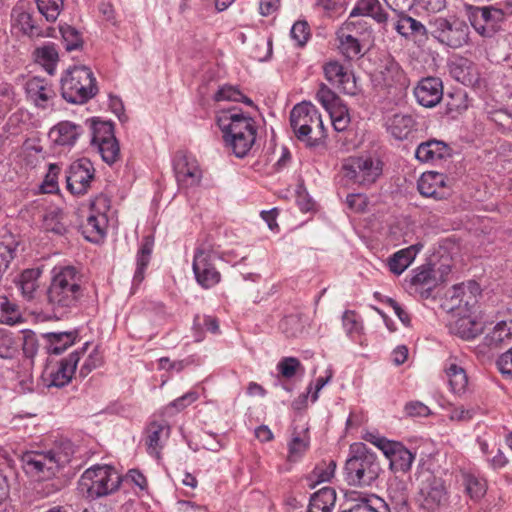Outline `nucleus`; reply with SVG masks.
Returning <instances> with one entry per match:
<instances>
[{
  "label": "nucleus",
  "instance_id": "nucleus-1",
  "mask_svg": "<svg viewBox=\"0 0 512 512\" xmlns=\"http://www.w3.org/2000/svg\"><path fill=\"white\" fill-rule=\"evenodd\" d=\"M52 278L47 290L48 303L58 317L75 309L84 295L83 276L72 265H59L52 269Z\"/></svg>",
  "mask_w": 512,
  "mask_h": 512
},
{
  "label": "nucleus",
  "instance_id": "nucleus-2",
  "mask_svg": "<svg viewBox=\"0 0 512 512\" xmlns=\"http://www.w3.org/2000/svg\"><path fill=\"white\" fill-rule=\"evenodd\" d=\"M216 122L223 134L225 146L238 158L248 155L257 137L254 118L238 108H230L220 110Z\"/></svg>",
  "mask_w": 512,
  "mask_h": 512
},
{
  "label": "nucleus",
  "instance_id": "nucleus-3",
  "mask_svg": "<svg viewBox=\"0 0 512 512\" xmlns=\"http://www.w3.org/2000/svg\"><path fill=\"white\" fill-rule=\"evenodd\" d=\"M73 451L71 446L57 447L49 450L26 451L21 456L24 472L35 480L51 479L56 473L71 461Z\"/></svg>",
  "mask_w": 512,
  "mask_h": 512
},
{
  "label": "nucleus",
  "instance_id": "nucleus-4",
  "mask_svg": "<svg viewBox=\"0 0 512 512\" xmlns=\"http://www.w3.org/2000/svg\"><path fill=\"white\" fill-rule=\"evenodd\" d=\"M380 463L376 455L362 442L350 445L345 463V479L349 485L366 486L377 479Z\"/></svg>",
  "mask_w": 512,
  "mask_h": 512
},
{
  "label": "nucleus",
  "instance_id": "nucleus-5",
  "mask_svg": "<svg viewBox=\"0 0 512 512\" xmlns=\"http://www.w3.org/2000/svg\"><path fill=\"white\" fill-rule=\"evenodd\" d=\"M290 126L298 140L308 147H317L322 141L324 125L316 107L310 102H302L290 112Z\"/></svg>",
  "mask_w": 512,
  "mask_h": 512
},
{
  "label": "nucleus",
  "instance_id": "nucleus-6",
  "mask_svg": "<svg viewBox=\"0 0 512 512\" xmlns=\"http://www.w3.org/2000/svg\"><path fill=\"white\" fill-rule=\"evenodd\" d=\"M63 98L73 104H83L93 98L98 87L93 72L86 66L68 69L61 79Z\"/></svg>",
  "mask_w": 512,
  "mask_h": 512
},
{
  "label": "nucleus",
  "instance_id": "nucleus-7",
  "mask_svg": "<svg viewBox=\"0 0 512 512\" xmlns=\"http://www.w3.org/2000/svg\"><path fill=\"white\" fill-rule=\"evenodd\" d=\"M123 481L118 470L108 464H96L81 475L79 485L89 497L99 498L114 493Z\"/></svg>",
  "mask_w": 512,
  "mask_h": 512
},
{
  "label": "nucleus",
  "instance_id": "nucleus-8",
  "mask_svg": "<svg viewBox=\"0 0 512 512\" xmlns=\"http://www.w3.org/2000/svg\"><path fill=\"white\" fill-rule=\"evenodd\" d=\"M342 173L353 183L370 185L382 174V161L371 156L349 157L342 164Z\"/></svg>",
  "mask_w": 512,
  "mask_h": 512
},
{
  "label": "nucleus",
  "instance_id": "nucleus-9",
  "mask_svg": "<svg viewBox=\"0 0 512 512\" xmlns=\"http://www.w3.org/2000/svg\"><path fill=\"white\" fill-rule=\"evenodd\" d=\"M109 200L99 196L91 203L85 222L81 224V231L84 237L94 243L103 240L107 233Z\"/></svg>",
  "mask_w": 512,
  "mask_h": 512
},
{
  "label": "nucleus",
  "instance_id": "nucleus-10",
  "mask_svg": "<svg viewBox=\"0 0 512 512\" xmlns=\"http://www.w3.org/2000/svg\"><path fill=\"white\" fill-rule=\"evenodd\" d=\"M430 25L433 28V35L443 44L459 48L468 43L469 27L460 19L437 17Z\"/></svg>",
  "mask_w": 512,
  "mask_h": 512
},
{
  "label": "nucleus",
  "instance_id": "nucleus-11",
  "mask_svg": "<svg viewBox=\"0 0 512 512\" xmlns=\"http://www.w3.org/2000/svg\"><path fill=\"white\" fill-rule=\"evenodd\" d=\"M91 128L92 147L98 151L104 162L112 165L120 157V147L114 135V127L112 123L106 121H93Z\"/></svg>",
  "mask_w": 512,
  "mask_h": 512
},
{
  "label": "nucleus",
  "instance_id": "nucleus-12",
  "mask_svg": "<svg viewBox=\"0 0 512 512\" xmlns=\"http://www.w3.org/2000/svg\"><path fill=\"white\" fill-rule=\"evenodd\" d=\"M20 348L27 357L36 353L37 344L33 332L27 330L13 333L0 329V358L13 359L19 354Z\"/></svg>",
  "mask_w": 512,
  "mask_h": 512
},
{
  "label": "nucleus",
  "instance_id": "nucleus-13",
  "mask_svg": "<svg viewBox=\"0 0 512 512\" xmlns=\"http://www.w3.org/2000/svg\"><path fill=\"white\" fill-rule=\"evenodd\" d=\"M215 258L216 253L208 246L201 245L195 249L192 268L197 283L205 289L214 287L221 280L220 272L212 263Z\"/></svg>",
  "mask_w": 512,
  "mask_h": 512
},
{
  "label": "nucleus",
  "instance_id": "nucleus-14",
  "mask_svg": "<svg viewBox=\"0 0 512 512\" xmlns=\"http://www.w3.org/2000/svg\"><path fill=\"white\" fill-rule=\"evenodd\" d=\"M364 29L360 20L345 21L336 31V43L339 53L348 60L362 56V45L359 36Z\"/></svg>",
  "mask_w": 512,
  "mask_h": 512
},
{
  "label": "nucleus",
  "instance_id": "nucleus-15",
  "mask_svg": "<svg viewBox=\"0 0 512 512\" xmlns=\"http://www.w3.org/2000/svg\"><path fill=\"white\" fill-rule=\"evenodd\" d=\"M469 20L473 28L481 36L490 37L495 31L499 23L505 20L503 12L498 4L473 7L469 12Z\"/></svg>",
  "mask_w": 512,
  "mask_h": 512
},
{
  "label": "nucleus",
  "instance_id": "nucleus-16",
  "mask_svg": "<svg viewBox=\"0 0 512 512\" xmlns=\"http://www.w3.org/2000/svg\"><path fill=\"white\" fill-rule=\"evenodd\" d=\"M176 181L181 189H190L200 184L202 171L197 160L190 155L179 152L173 160Z\"/></svg>",
  "mask_w": 512,
  "mask_h": 512
},
{
  "label": "nucleus",
  "instance_id": "nucleus-17",
  "mask_svg": "<svg viewBox=\"0 0 512 512\" xmlns=\"http://www.w3.org/2000/svg\"><path fill=\"white\" fill-rule=\"evenodd\" d=\"M408 86L409 79L400 65L393 59H386V98L395 104L401 103L407 95Z\"/></svg>",
  "mask_w": 512,
  "mask_h": 512
},
{
  "label": "nucleus",
  "instance_id": "nucleus-18",
  "mask_svg": "<svg viewBox=\"0 0 512 512\" xmlns=\"http://www.w3.org/2000/svg\"><path fill=\"white\" fill-rule=\"evenodd\" d=\"M94 172L95 170L90 160L82 158L75 161L67 171V188L73 194H84L94 178Z\"/></svg>",
  "mask_w": 512,
  "mask_h": 512
},
{
  "label": "nucleus",
  "instance_id": "nucleus-19",
  "mask_svg": "<svg viewBox=\"0 0 512 512\" xmlns=\"http://www.w3.org/2000/svg\"><path fill=\"white\" fill-rule=\"evenodd\" d=\"M446 500L443 481L432 474H427L419 491L420 505L427 511H434Z\"/></svg>",
  "mask_w": 512,
  "mask_h": 512
},
{
  "label": "nucleus",
  "instance_id": "nucleus-20",
  "mask_svg": "<svg viewBox=\"0 0 512 512\" xmlns=\"http://www.w3.org/2000/svg\"><path fill=\"white\" fill-rule=\"evenodd\" d=\"M416 101L425 108L435 107L443 98V84L440 78H422L413 90Z\"/></svg>",
  "mask_w": 512,
  "mask_h": 512
},
{
  "label": "nucleus",
  "instance_id": "nucleus-21",
  "mask_svg": "<svg viewBox=\"0 0 512 512\" xmlns=\"http://www.w3.org/2000/svg\"><path fill=\"white\" fill-rule=\"evenodd\" d=\"M326 79L336 85L343 93L356 95L358 92L357 81L352 71L346 69L338 61H330L324 66Z\"/></svg>",
  "mask_w": 512,
  "mask_h": 512
},
{
  "label": "nucleus",
  "instance_id": "nucleus-22",
  "mask_svg": "<svg viewBox=\"0 0 512 512\" xmlns=\"http://www.w3.org/2000/svg\"><path fill=\"white\" fill-rule=\"evenodd\" d=\"M90 342H86L83 346L73 351L67 358L60 361L56 371L51 372V385L55 387H64L75 374L77 364L82 356L87 352Z\"/></svg>",
  "mask_w": 512,
  "mask_h": 512
},
{
  "label": "nucleus",
  "instance_id": "nucleus-23",
  "mask_svg": "<svg viewBox=\"0 0 512 512\" xmlns=\"http://www.w3.org/2000/svg\"><path fill=\"white\" fill-rule=\"evenodd\" d=\"M386 459L389 468L397 473H406L414 460L413 454L400 442L386 440Z\"/></svg>",
  "mask_w": 512,
  "mask_h": 512
},
{
  "label": "nucleus",
  "instance_id": "nucleus-24",
  "mask_svg": "<svg viewBox=\"0 0 512 512\" xmlns=\"http://www.w3.org/2000/svg\"><path fill=\"white\" fill-rule=\"evenodd\" d=\"M27 97L40 108H47L55 97L50 83L39 77H32L25 84Z\"/></svg>",
  "mask_w": 512,
  "mask_h": 512
},
{
  "label": "nucleus",
  "instance_id": "nucleus-25",
  "mask_svg": "<svg viewBox=\"0 0 512 512\" xmlns=\"http://www.w3.org/2000/svg\"><path fill=\"white\" fill-rule=\"evenodd\" d=\"M81 134V126L71 121H61L50 129L48 136L55 145L72 147Z\"/></svg>",
  "mask_w": 512,
  "mask_h": 512
},
{
  "label": "nucleus",
  "instance_id": "nucleus-26",
  "mask_svg": "<svg viewBox=\"0 0 512 512\" xmlns=\"http://www.w3.org/2000/svg\"><path fill=\"white\" fill-rule=\"evenodd\" d=\"M449 155V146L445 142L436 139L420 143L415 151L416 159L422 163H433Z\"/></svg>",
  "mask_w": 512,
  "mask_h": 512
},
{
  "label": "nucleus",
  "instance_id": "nucleus-27",
  "mask_svg": "<svg viewBox=\"0 0 512 512\" xmlns=\"http://www.w3.org/2000/svg\"><path fill=\"white\" fill-rule=\"evenodd\" d=\"M147 450L148 453L156 458H159L160 451L163 448L165 441L170 435V426L166 421L152 422L147 430Z\"/></svg>",
  "mask_w": 512,
  "mask_h": 512
},
{
  "label": "nucleus",
  "instance_id": "nucleus-28",
  "mask_svg": "<svg viewBox=\"0 0 512 512\" xmlns=\"http://www.w3.org/2000/svg\"><path fill=\"white\" fill-rule=\"evenodd\" d=\"M445 178L444 174L438 172L423 173L418 180V191L425 197L440 199L443 197Z\"/></svg>",
  "mask_w": 512,
  "mask_h": 512
},
{
  "label": "nucleus",
  "instance_id": "nucleus-29",
  "mask_svg": "<svg viewBox=\"0 0 512 512\" xmlns=\"http://www.w3.org/2000/svg\"><path fill=\"white\" fill-rule=\"evenodd\" d=\"M411 284L420 293L430 295V292L437 286L438 279L431 264H424L413 270Z\"/></svg>",
  "mask_w": 512,
  "mask_h": 512
},
{
  "label": "nucleus",
  "instance_id": "nucleus-30",
  "mask_svg": "<svg viewBox=\"0 0 512 512\" xmlns=\"http://www.w3.org/2000/svg\"><path fill=\"white\" fill-rule=\"evenodd\" d=\"M444 372L448 379L450 390L457 395L464 394L468 386V377L465 370L454 359H449L444 365Z\"/></svg>",
  "mask_w": 512,
  "mask_h": 512
},
{
  "label": "nucleus",
  "instance_id": "nucleus-31",
  "mask_svg": "<svg viewBox=\"0 0 512 512\" xmlns=\"http://www.w3.org/2000/svg\"><path fill=\"white\" fill-rule=\"evenodd\" d=\"M512 338V311L508 312L504 319L498 321L493 329L484 337L485 344L489 347H497L499 344Z\"/></svg>",
  "mask_w": 512,
  "mask_h": 512
},
{
  "label": "nucleus",
  "instance_id": "nucleus-32",
  "mask_svg": "<svg viewBox=\"0 0 512 512\" xmlns=\"http://www.w3.org/2000/svg\"><path fill=\"white\" fill-rule=\"evenodd\" d=\"M45 337L48 341V353L59 355L76 343L78 332L76 330L65 332H50L47 333Z\"/></svg>",
  "mask_w": 512,
  "mask_h": 512
},
{
  "label": "nucleus",
  "instance_id": "nucleus-33",
  "mask_svg": "<svg viewBox=\"0 0 512 512\" xmlns=\"http://www.w3.org/2000/svg\"><path fill=\"white\" fill-rule=\"evenodd\" d=\"M154 241L145 237L136 256V270L133 276V286H138L144 280L145 270L150 262Z\"/></svg>",
  "mask_w": 512,
  "mask_h": 512
},
{
  "label": "nucleus",
  "instance_id": "nucleus-34",
  "mask_svg": "<svg viewBox=\"0 0 512 512\" xmlns=\"http://www.w3.org/2000/svg\"><path fill=\"white\" fill-rule=\"evenodd\" d=\"M335 502V490L331 487H323L311 496L307 510L310 512H332Z\"/></svg>",
  "mask_w": 512,
  "mask_h": 512
},
{
  "label": "nucleus",
  "instance_id": "nucleus-35",
  "mask_svg": "<svg viewBox=\"0 0 512 512\" xmlns=\"http://www.w3.org/2000/svg\"><path fill=\"white\" fill-rule=\"evenodd\" d=\"M450 330L462 339L471 340L482 332V325L471 316L463 315L451 323Z\"/></svg>",
  "mask_w": 512,
  "mask_h": 512
},
{
  "label": "nucleus",
  "instance_id": "nucleus-36",
  "mask_svg": "<svg viewBox=\"0 0 512 512\" xmlns=\"http://www.w3.org/2000/svg\"><path fill=\"white\" fill-rule=\"evenodd\" d=\"M421 246L412 245L393 254L388 261L389 269L395 275L402 274L415 259Z\"/></svg>",
  "mask_w": 512,
  "mask_h": 512
},
{
  "label": "nucleus",
  "instance_id": "nucleus-37",
  "mask_svg": "<svg viewBox=\"0 0 512 512\" xmlns=\"http://www.w3.org/2000/svg\"><path fill=\"white\" fill-rule=\"evenodd\" d=\"M398 19L393 22L394 29L402 36L409 37L413 35L424 36L426 35L425 26L418 20L406 15L404 10H400Z\"/></svg>",
  "mask_w": 512,
  "mask_h": 512
},
{
  "label": "nucleus",
  "instance_id": "nucleus-38",
  "mask_svg": "<svg viewBox=\"0 0 512 512\" xmlns=\"http://www.w3.org/2000/svg\"><path fill=\"white\" fill-rule=\"evenodd\" d=\"M456 292L462 293L460 298V310H456L459 314L464 311L468 312L477 303V297L480 295V286L475 281H467L456 285Z\"/></svg>",
  "mask_w": 512,
  "mask_h": 512
},
{
  "label": "nucleus",
  "instance_id": "nucleus-39",
  "mask_svg": "<svg viewBox=\"0 0 512 512\" xmlns=\"http://www.w3.org/2000/svg\"><path fill=\"white\" fill-rule=\"evenodd\" d=\"M40 275L41 271L39 269H26L21 273L17 285L26 300L35 298L39 287L38 279Z\"/></svg>",
  "mask_w": 512,
  "mask_h": 512
},
{
  "label": "nucleus",
  "instance_id": "nucleus-40",
  "mask_svg": "<svg viewBox=\"0 0 512 512\" xmlns=\"http://www.w3.org/2000/svg\"><path fill=\"white\" fill-rule=\"evenodd\" d=\"M310 446V437L307 431L294 433L288 442L287 460L296 463L302 459Z\"/></svg>",
  "mask_w": 512,
  "mask_h": 512
},
{
  "label": "nucleus",
  "instance_id": "nucleus-41",
  "mask_svg": "<svg viewBox=\"0 0 512 512\" xmlns=\"http://www.w3.org/2000/svg\"><path fill=\"white\" fill-rule=\"evenodd\" d=\"M357 16H370L378 22L384 21L379 0H359L351 10L349 19L353 20Z\"/></svg>",
  "mask_w": 512,
  "mask_h": 512
},
{
  "label": "nucleus",
  "instance_id": "nucleus-42",
  "mask_svg": "<svg viewBox=\"0 0 512 512\" xmlns=\"http://www.w3.org/2000/svg\"><path fill=\"white\" fill-rule=\"evenodd\" d=\"M414 128L412 116L405 114H396L391 120L389 126L392 136L397 140L406 139Z\"/></svg>",
  "mask_w": 512,
  "mask_h": 512
},
{
  "label": "nucleus",
  "instance_id": "nucleus-43",
  "mask_svg": "<svg viewBox=\"0 0 512 512\" xmlns=\"http://www.w3.org/2000/svg\"><path fill=\"white\" fill-rule=\"evenodd\" d=\"M335 468L334 461L322 462L316 465L307 477L309 486L314 488L317 484L329 482L334 476Z\"/></svg>",
  "mask_w": 512,
  "mask_h": 512
},
{
  "label": "nucleus",
  "instance_id": "nucleus-44",
  "mask_svg": "<svg viewBox=\"0 0 512 512\" xmlns=\"http://www.w3.org/2000/svg\"><path fill=\"white\" fill-rule=\"evenodd\" d=\"M36 61L42 65L49 74H53L58 62V51L54 44H47L35 51Z\"/></svg>",
  "mask_w": 512,
  "mask_h": 512
},
{
  "label": "nucleus",
  "instance_id": "nucleus-45",
  "mask_svg": "<svg viewBox=\"0 0 512 512\" xmlns=\"http://www.w3.org/2000/svg\"><path fill=\"white\" fill-rule=\"evenodd\" d=\"M38 11L48 22H55L64 8V0H35Z\"/></svg>",
  "mask_w": 512,
  "mask_h": 512
},
{
  "label": "nucleus",
  "instance_id": "nucleus-46",
  "mask_svg": "<svg viewBox=\"0 0 512 512\" xmlns=\"http://www.w3.org/2000/svg\"><path fill=\"white\" fill-rule=\"evenodd\" d=\"M464 485L466 492L474 500L482 498L487 490V484L485 479L478 477L473 474L464 475Z\"/></svg>",
  "mask_w": 512,
  "mask_h": 512
},
{
  "label": "nucleus",
  "instance_id": "nucleus-47",
  "mask_svg": "<svg viewBox=\"0 0 512 512\" xmlns=\"http://www.w3.org/2000/svg\"><path fill=\"white\" fill-rule=\"evenodd\" d=\"M22 316L19 312L18 306L3 298L0 302V322L6 325H14L21 322Z\"/></svg>",
  "mask_w": 512,
  "mask_h": 512
},
{
  "label": "nucleus",
  "instance_id": "nucleus-48",
  "mask_svg": "<svg viewBox=\"0 0 512 512\" xmlns=\"http://www.w3.org/2000/svg\"><path fill=\"white\" fill-rule=\"evenodd\" d=\"M214 99L216 101L244 102L249 106H253V101L250 98L244 96L240 90L230 85L220 87L215 93Z\"/></svg>",
  "mask_w": 512,
  "mask_h": 512
},
{
  "label": "nucleus",
  "instance_id": "nucleus-49",
  "mask_svg": "<svg viewBox=\"0 0 512 512\" xmlns=\"http://www.w3.org/2000/svg\"><path fill=\"white\" fill-rule=\"evenodd\" d=\"M469 107V101L466 92L457 90L448 94L446 99L447 113H462Z\"/></svg>",
  "mask_w": 512,
  "mask_h": 512
},
{
  "label": "nucleus",
  "instance_id": "nucleus-50",
  "mask_svg": "<svg viewBox=\"0 0 512 512\" xmlns=\"http://www.w3.org/2000/svg\"><path fill=\"white\" fill-rule=\"evenodd\" d=\"M342 325L349 337L360 335L363 330V323L360 316L352 310H346L343 313Z\"/></svg>",
  "mask_w": 512,
  "mask_h": 512
},
{
  "label": "nucleus",
  "instance_id": "nucleus-51",
  "mask_svg": "<svg viewBox=\"0 0 512 512\" xmlns=\"http://www.w3.org/2000/svg\"><path fill=\"white\" fill-rule=\"evenodd\" d=\"M13 28L28 36H33L36 33V27L31 14L24 11L13 15Z\"/></svg>",
  "mask_w": 512,
  "mask_h": 512
},
{
  "label": "nucleus",
  "instance_id": "nucleus-52",
  "mask_svg": "<svg viewBox=\"0 0 512 512\" xmlns=\"http://www.w3.org/2000/svg\"><path fill=\"white\" fill-rule=\"evenodd\" d=\"M327 112L336 131L342 132L347 129L350 123V116L345 106L339 104Z\"/></svg>",
  "mask_w": 512,
  "mask_h": 512
},
{
  "label": "nucleus",
  "instance_id": "nucleus-53",
  "mask_svg": "<svg viewBox=\"0 0 512 512\" xmlns=\"http://www.w3.org/2000/svg\"><path fill=\"white\" fill-rule=\"evenodd\" d=\"M60 32L67 51L77 50L82 47L83 40L77 29L66 25L60 28Z\"/></svg>",
  "mask_w": 512,
  "mask_h": 512
},
{
  "label": "nucleus",
  "instance_id": "nucleus-54",
  "mask_svg": "<svg viewBox=\"0 0 512 512\" xmlns=\"http://www.w3.org/2000/svg\"><path fill=\"white\" fill-rule=\"evenodd\" d=\"M316 98L320 104L325 108L326 111L339 105V99L336 94L325 84H321L317 93Z\"/></svg>",
  "mask_w": 512,
  "mask_h": 512
},
{
  "label": "nucleus",
  "instance_id": "nucleus-55",
  "mask_svg": "<svg viewBox=\"0 0 512 512\" xmlns=\"http://www.w3.org/2000/svg\"><path fill=\"white\" fill-rule=\"evenodd\" d=\"M290 36L298 46L306 44L310 37V29L306 21H297L290 30Z\"/></svg>",
  "mask_w": 512,
  "mask_h": 512
},
{
  "label": "nucleus",
  "instance_id": "nucleus-56",
  "mask_svg": "<svg viewBox=\"0 0 512 512\" xmlns=\"http://www.w3.org/2000/svg\"><path fill=\"white\" fill-rule=\"evenodd\" d=\"M301 367L300 361L295 357H285L277 364V370L285 378H292Z\"/></svg>",
  "mask_w": 512,
  "mask_h": 512
},
{
  "label": "nucleus",
  "instance_id": "nucleus-57",
  "mask_svg": "<svg viewBox=\"0 0 512 512\" xmlns=\"http://www.w3.org/2000/svg\"><path fill=\"white\" fill-rule=\"evenodd\" d=\"M101 364L102 356L97 350V348H95L92 352L88 354L84 363L80 367V377L85 378L89 373H91L94 369L98 368Z\"/></svg>",
  "mask_w": 512,
  "mask_h": 512
},
{
  "label": "nucleus",
  "instance_id": "nucleus-58",
  "mask_svg": "<svg viewBox=\"0 0 512 512\" xmlns=\"http://www.w3.org/2000/svg\"><path fill=\"white\" fill-rule=\"evenodd\" d=\"M496 366L503 377L512 379V347L498 357Z\"/></svg>",
  "mask_w": 512,
  "mask_h": 512
},
{
  "label": "nucleus",
  "instance_id": "nucleus-59",
  "mask_svg": "<svg viewBox=\"0 0 512 512\" xmlns=\"http://www.w3.org/2000/svg\"><path fill=\"white\" fill-rule=\"evenodd\" d=\"M405 484L400 482L397 487V491L394 494H390V499L393 505V508L398 512H403L406 509L407 504V495L405 492Z\"/></svg>",
  "mask_w": 512,
  "mask_h": 512
},
{
  "label": "nucleus",
  "instance_id": "nucleus-60",
  "mask_svg": "<svg viewBox=\"0 0 512 512\" xmlns=\"http://www.w3.org/2000/svg\"><path fill=\"white\" fill-rule=\"evenodd\" d=\"M405 413L410 417H427L431 410L420 401H411L405 405Z\"/></svg>",
  "mask_w": 512,
  "mask_h": 512
},
{
  "label": "nucleus",
  "instance_id": "nucleus-61",
  "mask_svg": "<svg viewBox=\"0 0 512 512\" xmlns=\"http://www.w3.org/2000/svg\"><path fill=\"white\" fill-rule=\"evenodd\" d=\"M199 395L196 391H189L184 395L173 400L168 407L175 408L177 411L185 409L198 399Z\"/></svg>",
  "mask_w": 512,
  "mask_h": 512
},
{
  "label": "nucleus",
  "instance_id": "nucleus-62",
  "mask_svg": "<svg viewBox=\"0 0 512 512\" xmlns=\"http://www.w3.org/2000/svg\"><path fill=\"white\" fill-rule=\"evenodd\" d=\"M123 481L130 482L138 487L140 490L144 491L147 489V479L146 477L138 470L131 469L128 471L126 476L122 478Z\"/></svg>",
  "mask_w": 512,
  "mask_h": 512
},
{
  "label": "nucleus",
  "instance_id": "nucleus-63",
  "mask_svg": "<svg viewBox=\"0 0 512 512\" xmlns=\"http://www.w3.org/2000/svg\"><path fill=\"white\" fill-rule=\"evenodd\" d=\"M389 307L399 320L406 326L410 324V317L401 304L392 298H386V308Z\"/></svg>",
  "mask_w": 512,
  "mask_h": 512
},
{
  "label": "nucleus",
  "instance_id": "nucleus-64",
  "mask_svg": "<svg viewBox=\"0 0 512 512\" xmlns=\"http://www.w3.org/2000/svg\"><path fill=\"white\" fill-rule=\"evenodd\" d=\"M341 512H379L372 505V498H363L358 503L354 504L349 509H345Z\"/></svg>",
  "mask_w": 512,
  "mask_h": 512
}]
</instances>
